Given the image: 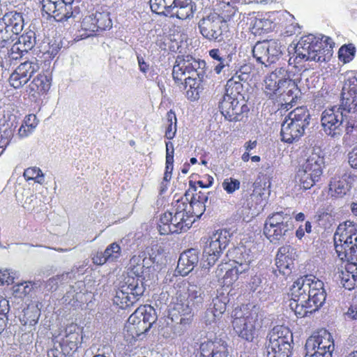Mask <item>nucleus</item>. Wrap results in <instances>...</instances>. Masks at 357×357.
<instances>
[{
    "instance_id": "obj_1",
    "label": "nucleus",
    "mask_w": 357,
    "mask_h": 357,
    "mask_svg": "<svg viewBox=\"0 0 357 357\" xmlns=\"http://www.w3.org/2000/svg\"><path fill=\"white\" fill-rule=\"evenodd\" d=\"M144 264L128 268L129 272L116 291L114 303L121 308L132 305L143 296L147 284L143 275Z\"/></svg>"
},
{
    "instance_id": "obj_2",
    "label": "nucleus",
    "mask_w": 357,
    "mask_h": 357,
    "mask_svg": "<svg viewBox=\"0 0 357 357\" xmlns=\"http://www.w3.org/2000/svg\"><path fill=\"white\" fill-rule=\"evenodd\" d=\"M245 307L236 308L231 317L232 326L235 333L242 339L252 342L257 335V331L262 326L261 315L259 314L258 308L253 307L250 311Z\"/></svg>"
},
{
    "instance_id": "obj_3",
    "label": "nucleus",
    "mask_w": 357,
    "mask_h": 357,
    "mask_svg": "<svg viewBox=\"0 0 357 357\" xmlns=\"http://www.w3.org/2000/svg\"><path fill=\"white\" fill-rule=\"evenodd\" d=\"M294 220L291 214L280 211L269 214L264 222L263 233L274 244H280L286 241L292 234Z\"/></svg>"
},
{
    "instance_id": "obj_4",
    "label": "nucleus",
    "mask_w": 357,
    "mask_h": 357,
    "mask_svg": "<svg viewBox=\"0 0 357 357\" xmlns=\"http://www.w3.org/2000/svg\"><path fill=\"white\" fill-rule=\"evenodd\" d=\"M310 122L309 111L303 107L296 108L285 117L281 125L282 141L288 144L298 141L305 134Z\"/></svg>"
},
{
    "instance_id": "obj_5",
    "label": "nucleus",
    "mask_w": 357,
    "mask_h": 357,
    "mask_svg": "<svg viewBox=\"0 0 357 357\" xmlns=\"http://www.w3.org/2000/svg\"><path fill=\"white\" fill-rule=\"evenodd\" d=\"M231 234L226 229L218 230L206 242L203 249L202 268L209 269L213 266L228 246Z\"/></svg>"
},
{
    "instance_id": "obj_6",
    "label": "nucleus",
    "mask_w": 357,
    "mask_h": 357,
    "mask_svg": "<svg viewBox=\"0 0 357 357\" xmlns=\"http://www.w3.org/2000/svg\"><path fill=\"white\" fill-rule=\"evenodd\" d=\"M202 36L209 41L220 43L228 37L227 20L216 13L203 17L198 22Z\"/></svg>"
},
{
    "instance_id": "obj_7",
    "label": "nucleus",
    "mask_w": 357,
    "mask_h": 357,
    "mask_svg": "<svg viewBox=\"0 0 357 357\" xmlns=\"http://www.w3.org/2000/svg\"><path fill=\"white\" fill-rule=\"evenodd\" d=\"M205 67L206 62L203 60H196L190 55L178 56L172 70L174 80L178 84L187 75L204 79L206 75Z\"/></svg>"
},
{
    "instance_id": "obj_8",
    "label": "nucleus",
    "mask_w": 357,
    "mask_h": 357,
    "mask_svg": "<svg viewBox=\"0 0 357 357\" xmlns=\"http://www.w3.org/2000/svg\"><path fill=\"white\" fill-rule=\"evenodd\" d=\"M284 47L276 40L258 41L252 49V56L258 62L266 67L275 63L283 54Z\"/></svg>"
},
{
    "instance_id": "obj_9",
    "label": "nucleus",
    "mask_w": 357,
    "mask_h": 357,
    "mask_svg": "<svg viewBox=\"0 0 357 357\" xmlns=\"http://www.w3.org/2000/svg\"><path fill=\"white\" fill-rule=\"evenodd\" d=\"M79 0H42L43 11L53 17L57 22L67 21L76 17L79 9L76 3Z\"/></svg>"
},
{
    "instance_id": "obj_10",
    "label": "nucleus",
    "mask_w": 357,
    "mask_h": 357,
    "mask_svg": "<svg viewBox=\"0 0 357 357\" xmlns=\"http://www.w3.org/2000/svg\"><path fill=\"white\" fill-rule=\"evenodd\" d=\"M194 221L195 220H191L190 217L184 216V213L165 212L160 216L158 231L161 235L186 231L191 227Z\"/></svg>"
},
{
    "instance_id": "obj_11",
    "label": "nucleus",
    "mask_w": 357,
    "mask_h": 357,
    "mask_svg": "<svg viewBox=\"0 0 357 357\" xmlns=\"http://www.w3.org/2000/svg\"><path fill=\"white\" fill-rule=\"evenodd\" d=\"M268 344L266 350L276 351L277 354L291 355L293 335L287 328L277 326L268 334Z\"/></svg>"
},
{
    "instance_id": "obj_12",
    "label": "nucleus",
    "mask_w": 357,
    "mask_h": 357,
    "mask_svg": "<svg viewBox=\"0 0 357 357\" xmlns=\"http://www.w3.org/2000/svg\"><path fill=\"white\" fill-rule=\"evenodd\" d=\"M345 114L337 108L326 109L321 114V123L324 132L331 137L337 138L343 132L344 123L347 121Z\"/></svg>"
},
{
    "instance_id": "obj_13",
    "label": "nucleus",
    "mask_w": 357,
    "mask_h": 357,
    "mask_svg": "<svg viewBox=\"0 0 357 357\" xmlns=\"http://www.w3.org/2000/svg\"><path fill=\"white\" fill-rule=\"evenodd\" d=\"M194 308L185 301V296L181 294L176 297L172 316L178 319L179 326H174V333L177 335L183 334L190 326L194 317Z\"/></svg>"
},
{
    "instance_id": "obj_14",
    "label": "nucleus",
    "mask_w": 357,
    "mask_h": 357,
    "mask_svg": "<svg viewBox=\"0 0 357 357\" xmlns=\"http://www.w3.org/2000/svg\"><path fill=\"white\" fill-rule=\"evenodd\" d=\"M314 281L315 278L312 275H306L298 278L290 289L291 300L306 303Z\"/></svg>"
},
{
    "instance_id": "obj_15",
    "label": "nucleus",
    "mask_w": 357,
    "mask_h": 357,
    "mask_svg": "<svg viewBox=\"0 0 357 357\" xmlns=\"http://www.w3.org/2000/svg\"><path fill=\"white\" fill-rule=\"evenodd\" d=\"M112 26L108 12H96L86 16L82 22V28L90 32L105 31Z\"/></svg>"
},
{
    "instance_id": "obj_16",
    "label": "nucleus",
    "mask_w": 357,
    "mask_h": 357,
    "mask_svg": "<svg viewBox=\"0 0 357 357\" xmlns=\"http://www.w3.org/2000/svg\"><path fill=\"white\" fill-rule=\"evenodd\" d=\"M319 42V39L312 34L301 37L295 47L296 59L312 61Z\"/></svg>"
},
{
    "instance_id": "obj_17",
    "label": "nucleus",
    "mask_w": 357,
    "mask_h": 357,
    "mask_svg": "<svg viewBox=\"0 0 357 357\" xmlns=\"http://www.w3.org/2000/svg\"><path fill=\"white\" fill-rule=\"evenodd\" d=\"M79 328L76 324H71L66 328V335L61 342H59V347L64 356L72 355L78 349V344H81Z\"/></svg>"
},
{
    "instance_id": "obj_18",
    "label": "nucleus",
    "mask_w": 357,
    "mask_h": 357,
    "mask_svg": "<svg viewBox=\"0 0 357 357\" xmlns=\"http://www.w3.org/2000/svg\"><path fill=\"white\" fill-rule=\"evenodd\" d=\"M199 251L190 248L181 254L178 261L176 271L182 276L188 275L199 263Z\"/></svg>"
},
{
    "instance_id": "obj_19",
    "label": "nucleus",
    "mask_w": 357,
    "mask_h": 357,
    "mask_svg": "<svg viewBox=\"0 0 357 357\" xmlns=\"http://www.w3.org/2000/svg\"><path fill=\"white\" fill-rule=\"evenodd\" d=\"M168 17L179 20H188L193 17L197 6L192 0H176Z\"/></svg>"
},
{
    "instance_id": "obj_20",
    "label": "nucleus",
    "mask_w": 357,
    "mask_h": 357,
    "mask_svg": "<svg viewBox=\"0 0 357 357\" xmlns=\"http://www.w3.org/2000/svg\"><path fill=\"white\" fill-rule=\"evenodd\" d=\"M324 164V157L321 155V151L319 150L318 152H312L305 161L300 165L299 169H303V170H306V172L313 174L314 178H321Z\"/></svg>"
},
{
    "instance_id": "obj_21",
    "label": "nucleus",
    "mask_w": 357,
    "mask_h": 357,
    "mask_svg": "<svg viewBox=\"0 0 357 357\" xmlns=\"http://www.w3.org/2000/svg\"><path fill=\"white\" fill-rule=\"evenodd\" d=\"M324 164V157L321 155V151L319 150L318 152H312L305 161L300 165L299 169H303V170H306V172L313 174L314 178H321Z\"/></svg>"
},
{
    "instance_id": "obj_22",
    "label": "nucleus",
    "mask_w": 357,
    "mask_h": 357,
    "mask_svg": "<svg viewBox=\"0 0 357 357\" xmlns=\"http://www.w3.org/2000/svg\"><path fill=\"white\" fill-rule=\"evenodd\" d=\"M17 43L13 45L10 50L8 51L9 56L14 59H17L15 56L14 54L17 52H26L32 50L36 44V33L29 30L20 37H17Z\"/></svg>"
},
{
    "instance_id": "obj_23",
    "label": "nucleus",
    "mask_w": 357,
    "mask_h": 357,
    "mask_svg": "<svg viewBox=\"0 0 357 357\" xmlns=\"http://www.w3.org/2000/svg\"><path fill=\"white\" fill-rule=\"evenodd\" d=\"M312 288L309 294L307 304L311 305V309L314 312L318 310L325 303L326 293L324 289V283L319 280H315Z\"/></svg>"
},
{
    "instance_id": "obj_24",
    "label": "nucleus",
    "mask_w": 357,
    "mask_h": 357,
    "mask_svg": "<svg viewBox=\"0 0 357 357\" xmlns=\"http://www.w3.org/2000/svg\"><path fill=\"white\" fill-rule=\"evenodd\" d=\"M140 311L136 310L135 313L130 316L128 320V326L126 328L128 332L130 333L132 337L137 339H142L141 336L144 335L150 328L141 319L142 316H139Z\"/></svg>"
},
{
    "instance_id": "obj_25",
    "label": "nucleus",
    "mask_w": 357,
    "mask_h": 357,
    "mask_svg": "<svg viewBox=\"0 0 357 357\" xmlns=\"http://www.w3.org/2000/svg\"><path fill=\"white\" fill-rule=\"evenodd\" d=\"M337 236L340 242L352 243L353 238L357 236V225L350 220L340 223L334 235L335 243H337Z\"/></svg>"
},
{
    "instance_id": "obj_26",
    "label": "nucleus",
    "mask_w": 357,
    "mask_h": 357,
    "mask_svg": "<svg viewBox=\"0 0 357 357\" xmlns=\"http://www.w3.org/2000/svg\"><path fill=\"white\" fill-rule=\"evenodd\" d=\"M285 70L281 68L278 70L272 73L268 78L266 80L265 93L268 96L269 98L273 99L281 95L280 83L284 80V77H280L278 75H282Z\"/></svg>"
},
{
    "instance_id": "obj_27",
    "label": "nucleus",
    "mask_w": 357,
    "mask_h": 357,
    "mask_svg": "<svg viewBox=\"0 0 357 357\" xmlns=\"http://www.w3.org/2000/svg\"><path fill=\"white\" fill-rule=\"evenodd\" d=\"M290 247H281L279 248L275 258V264L280 273L287 276L291 273L293 261L289 252Z\"/></svg>"
},
{
    "instance_id": "obj_28",
    "label": "nucleus",
    "mask_w": 357,
    "mask_h": 357,
    "mask_svg": "<svg viewBox=\"0 0 357 357\" xmlns=\"http://www.w3.org/2000/svg\"><path fill=\"white\" fill-rule=\"evenodd\" d=\"M281 95L279 96L286 103L294 102L297 99L298 94L301 93L300 89L295 80L288 78H284L280 83Z\"/></svg>"
},
{
    "instance_id": "obj_29",
    "label": "nucleus",
    "mask_w": 357,
    "mask_h": 357,
    "mask_svg": "<svg viewBox=\"0 0 357 357\" xmlns=\"http://www.w3.org/2000/svg\"><path fill=\"white\" fill-rule=\"evenodd\" d=\"M15 197L18 202L22 204V206L29 212L33 211L38 202L36 195L29 188L17 190Z\"/></svg>"
},
{
    "instance_id": "obj_30",
    "label": "nucleus",
    "mask_w": 357,
    "mask_h": 357,
    "mask_svg": "<svg viewBox=\"0 0 357 357\" xmlns=\"http://www.w3.org/2000/svg\"><path fill=\"white\" fill-rule=\"evenodd\" d=\"M333 107L337 108L340 112H342V114H345L347 119L349 114L357 111V96H351L348 93L342 92L340 103Z\"/></svg>"
},
{
    "instance_id": "obj_31",
    "label": "nucleus",
    "mask_w": 357,
    "mask_h": 357,
    "mask_svg": "<svg viewBox=\"0 0 357 357\" xmlns=\"http://www.w3.org/2000/svg\"><path fill=\"white\" fill-rule=\"evenodd\" d=\"M241 101L240 98L225 93L219 102V109L226 119L233 116L234 109Z\"/></svg>"
},
{
    "instance_id": "obj_32",
    "label": "nucleus",
    "mask_w": 357,
    "mask_h": 357,
    "mask_svg": "<svg viewBox=\"0 0 357 357\" xmlns=\"http://www.w3.org/2000/svg\"><path fill=\"white\" fill-rule=\"evenodd\" d=\"M227 256L231 258L234 264L251 263L253 258L250 255V250L244 245L229 250Z\"/></svg>"
},
{
    "instance_id": "obj_33",
    "label": "nucleus",
    "mask_w": 357,
    "mask_h": 357,
    "mask_svg": "<svg viewBox=\"0 0 357 357\" xmlns=\"http://www.w3.org/2000/svg\"><path fill=\"white\" fill-rule=\"evenodd\" d=\"M51 86V79L46 75L40 74L30 83L29 87L31 92L45 93Z\"/></svg>"
},
{
    "instance_id": "obj_34",
    "label": "nucleus",
    "mask_w": 357,
    "mask_h": 357,
    "mask_svg": "<svg viewBox=\"0 0 357 357\" xmlns=\"http://www.w3.org/2000/svg\"><path fill=\"white\" fill-rule=\"evenodd\" d=\"M176 0H149L151 10L159 15L168 17L171 13L169 10L176 3Z\"/></svg>"
},
{
    "instance_id": "obj_35",
    "label": "nucleus",
    "mask_w": 357,
    "mask_h": 357,
    "mask_svg": "<svg viewBox=\"0 0 357 357\" xmlns=\"http://www.w3.org/2000/svg\"><path fill=\"white\" fill-rule=\"evenodd\" d=\"M6 24L10 32L17 38L18 34L22 31L24 26V20L20 13H15L11 17H5Z\"/></svg>"
},
{
    "instance_id": "obj_36",
    "label": "nucleus",
    "mask_w": 357,
    "mask_h": 357,
    "mask_svg": "<svg viewBox=\"0 0 357 357\" xmlns=\"http://www.w3.org/2000/svg\"><path fill=\"white\" fill-rule=\"evenodd\" d=\"M328 186L329 192L332 197H342L348 190V184L346 180L339 178H333Z\"/></svg>"
},
{
    "instance_id": "obj_37",
    "label": "nucleus",
    "mask_w": 357,
    "mask_h": 357,
    "mask_svg": "<svg viewBox=\"0 0 357 357\" xmlns=\"http://www.w3.org/2000/svg\"><path fill=\"white\" fill-rule=\"evenodd\" d=\"M320 178H314L313 174L299 168L296 175V179L299 182L301 187L303 190L310 189Z\"/></svg>"
},
{
    "instance_id": "obj_38",
    "label": "nucleus",
    "mask_w": 357,
    "mask_h": 357,
    "mask_svg": "<svg viewBox=\"0 0 357 357\" xmlns=\"http://www.w3.org/2000/svg\"><path fill=\"white\" fill-rule=\"evenodd\" d=\"M188 296L185 301L189 302L194 309L200 307L204 301V293L202 290L197 286H191L188 289Z\"/></svg>"
},
{
    "instance_id": "obj_39",
    "label": "nucleus",
    "mask_w": 357,
    "mask_h": 357,
    "mask_svg": "<svg viewBox=\"0 0 357 357\" xmlns=\"http://www.w3.org/2000/svg\"><path fill=\"white\" fill-rule=\"evenodd\" d=\"M238 98H240L241 101H239V103L234 108L233 116L227 119L229 121H244L245 119H246L248 118L250 109L246 104L244 97H241L240 96Z\"/></svg>"
},
{
    "instance_id": "obj_40",
    "label": "nucleus",
    "mask_w": 357,
    "mask_h": 357,
    "mask_svg": "<svg viewBox=\"0 0 357 357\" xmlns=\"http://www.w3.org/2000/svg\"><path fill=\"white\" fill-rule=\"evenodd\" d=\"M335 250L337 252H341L342 250H338V248L344 249V259L351 261V263L356 265V260L357 259V248L354 247L352 243H344L342 245H337L335 243Z\"/></svg>"
},
{
    "instance_id": "obj_41",
    "label": "nucleus",
    "mask_w": 357,
    "mask_h": 357,
    "mask_svg": "<svg viewBox=\"0 0 357 357\" xmlns=\"http://www.w3.org/2000/svg\"><path fill=\"white\" fill-rule=\"evenodd\" d=\"M6 20L3 18V20L0 21V47H6L17 39L6 26Z\"/></svg>"
},
{
    "instance_id": "obj_42",
    "label": "nucleus",
    "mask_w": 357,
    "mask_h": 357,
    "mask_svg": "<svg viewBox=\"0 0 357 357\" xmlns=\"http://www.w3.org/2000/svg\"><path fill=\"white\" fill-rule=\"evenodd\" d=\"M137 310L140 311L139 316H142V320L151 328L152 325L157 320V314L155 309L149 305L144 306L142 309H138Z\"/></svg>"
},
{
    "instance_id": "obj_43",
    "label": "nucleus",
    "mask_w": 357,
    "mask_h": 357,
    "mask_svg": "<svg viewBox=\"0 0 357 357\" xmlns=\"http://www.w3.org/2000/svg\"><path fill=\"white\" fill-rule=\"evenodd\" d=\"M26 74L17 68L14 72L10 75L9 83L15 89H20L26 84L29 78L25 76Z\"/></svg>"
},
{
    "instance_id": "obj_44",
    "label": "nucleus",
    "mask_w": 357,
    "mask_h": 357,
    "mask_svg": "<svg viewBox=\"0 0 357 357\" xmlns=\"http://www.w3.org/2000/svg\"><path fill=\"white\" fill-rule=\"evenodd\" d=\"M316 51L317 52L314 54V59H312L313 61L326 62L330 59L332 55L331 50L327 47H324L322 41L319 42V45H317Z\"/></svg>"
},
{
    "instance_id": "obj_45",
    "label": "nucleus",
    "mask_w": 357,
    "mask_h": 357,
    "mask_svg": "<svg viewBox=\"0 0 357 357\" xmlns=\"http://www.w3.org/2000/svg\"><path fill=\"white\" fill-rule=\"evenodd\" d=\"M289 307L295 312L296 315H299L301 317L307 316L308 313L312 314L314 312V310L311 309V305H309L307 303H301L299 301L291 300Z\"/></svg>"
},
{
    "instance_id": "obj_46",
    "label": "nucleus",
    "mask_w": 357,
    "mask_h": 357,
    "mask_svg": "<svg viewBox=\"0 0 357 357\" xmlns=\"http://www.w3.org/2000/svg\"><path fill=\"white\" fill-rule=\"evenodd\" d=\"M243 83L233 79H229L226 84V93H229L232 96L244 97L243 94Z\"/></svg>"
},
{
    "instance_id": "obj_47",
    "label": "nucleus",
    "mask_w": 357,
    "mask_h": 357,
    "mask_svg": "<svg viewBox=\"0 0 357 357\" xmlns=\"http://www.w3.org/2000/svg\"><path fill=\"white\" fill-rule=\"evenodd\" d=\"M24 176L27 181L33 180L40 184L43 183L45 181L44 174L40 169L37 167H32L26 169L24 172Z\"/></svg>"
},
{
    "instance_id": "obj_48",
    "label": "nucleus",
    "mask_w": 357,
    "mask_h": 357,
    "mask_svg": "<svg viewBox=\"0 0 357 357\" xmlns=\"http://www.w3.org/2000/svg\"><path fill=\"white\" fill-rule=\"evenodd\" d=\"M222 340L206 341L200 345V357H211L216 350L217 345H219Z\"/></svg>"
},
{
    "instance_id": "obj_49",
    "label": "nucleus",
    "mask_w": 357,
    "mask_h": 357,
    "mask_svg": "<svg viewBox=\"0 0 357 357\" xmlns=\"http://www.w3.org/2000/svg\"><path fill=\"white\" fill-rule=\"evenodd\" d=\"M121 255L120 245L116 243L109 245L104 251V255L109 262L116 261Z\"/></svg>"
},
{
    "instance_id": "obj_50",
    "label": "nucleus",
    "mask_w": 357,
    "mask_h": 357,
    "mask_svg": "<svg viewBox=\"0 0 357 357\" xmlns=\"http://www.w3.org/2000/svg\"><path fill=\"white\" fill-rule=\"evenodd\" d=\"M226 301L227 298L223 295L221 296H216L213 298L209 306L213 308V310L218 314V316L221 317L222 314L226 310Z\"/></svg>"
},
{
    "instance_id": "obj_51",
    "label": "nucleus",
    "mask_w": 357,
    "mask_h": 357,
    "mask_svg": "<svg viewBox=\"0 0 357 357\" xmlns=\"http://www.w3.org/2000/svg\"><path fill=\"white\" fill-rule=\"evenodd\" d=\"M355 52L356 48L352 44L344 45L339 50V58L344 63L349 62L354 58Z\"/></svg>"
},
{
    "instance_id": "obj_52",
    "label": "nucleus",
    "mask_w": 357,
    "mask_h": 357,
    "mask_svg": "<svg viewBox=\"0 0 357 357\" xmlns=\"http://www.w3.org/2000/svg\"><path fill=\"white\" fill-rule=\"evenodd\" d=\"M19 69L23 73V74H26L25 76L30 78L33 76V75L37 72L39 69V66L38 63L35 61H27L24 63H22L20 65L17 66Z\"/></svg>"
},
{
    "instance_id": "obj_53",
    "label": "nucleus",
    "mask_w": 357,
    "mask_h": 357,
    "mask_svg": "<svg viewBox=\"0 0 357 357\" xmlns=\"http://www.w3.org/2000/svg\"><path fill=\"white\" fill-rule=\"evenodd\" d=\"M340 277L341 278V284L345 289L351 290L357 285L355 279H354V271L349 270L342 271Z\"/></svg>"
},
{
    "instance_id": "obj_54",
    "label": "nucleus",
    "mask_w": 357,
    "mask_h": 357,
    "mask_svg": "<svg viewBox=\"0 0 357 357\" xmlns=\"http://www.w3.org/2000/svg\"><path fill=\"white\" fill-rule=\"evenodd\" d=\"M39 313L36 309L31 310L27 308L24 313L23 321L24 325L34 326L38 320Z\"/></svg>"
},
{
    "instance_id": "obj_55",
    "label": "nucleus",
    "mask_w": 357,
    "mask_h": 357,
    "mask_svg": "<svg viewBox=\"0 0 357 357\" xmlns=\"http://www.w3.org/2000/svg\"><path fill=\"white\" fill-rule=\"evenodd\" d=\"M222 186L228 194H232L235 190L239 189L240 181L233 178H226L222 182Z\"/></svg>"
},
{
    "instance_id": "obj_56",
    "label": "nucleus",
    "mask_w": 357,
    "mask_h": 357,
    "mask_svg": "<svg viewBox=\"0 0 357 357\" xmlns=\"http://www.w3.org/2000/svg\"><path fill=\"white\" fill-rule=\"evenodd\" d=\"M189 209H190V217L192 220L194 216L200 218L205 211L206 206L202 205L201 204L196 202L195 200H190Z\"/></svg>"
},
{
    "instance_id": "obj_57",
    "label": "nucleus",
    "mask_w": 357,
    "mask_h": 357,
    "mask_svg": "<svg viewBox=\"0 0 357 357\" xmlns=\"http://www.w3.org/2000/svg\"><path fill=\"white\" fill-rule=\"evenodd\" d=\"M236 271L238 270H234L232 268H229L225 274L224 275L222 280H223V284L225 286H230L235 281H236L238 279V275L236 273Z\"/></svg>"
},
{
    "instance_id": "obj_58",
    "label": "nucleus",
    "mask_w": 357,
    "mask_h": 357,
    "mask_svg": "<svg viewBox=\"0 0 357 357\" xmlns=\"http://www.w3.org/2000/svg\"><path fill=\"white\" fill-rule=\"evenodd\" d=\"M204 79H199L196 75L195 76H188L184 77L183 79L185 81L184 83L181 82H179L181 84L184 85L185 89H186L188 87L189 88H194L197 87L199 88L201 85V82L203 81Z\"/></svg>"
},
{
    "instance_id": "obj_59",
    "label": "nucleus",
    "mask_w": 357,
    "mask_h": 357,
    "mask_svg": "<svg viewBox=\"0 0 357 357\" xmlns=\"http://www.w3.org/2000/svg\"><path fill=\"white\" fill-rule=\"evenodd\" d=\"M342 92H346L349 93V96H357V79L355 77L348 80L345 82Z\"/></svg>"
},
{
    "instance_id": "obj_60",
    "label": "nucleus",
    "mask_w": 357,
    "mask_h": 357,
    "mask_svg": "<svg viewBox=\"0 0 357 357\" xmlns=\"http://www.w3.org/2000/svg\"><path fill=\"white\" fill-rule=\"evenodd\" d=\"M342 92H346L349 93V96H357V79L355 77L348 80L345 82Z\"/></svg>"
},
{
    "instance_id": "obj_61",
    "label": "nucleus",
    "mask_w": 357,
    "mask_h": 357,
    "mask_svg": "<svg viewBox=\"0 0 357 357\" xmlns=\"http://www.w3.org/2000/svg\"><path fill=\"white\" fill-rule=\"evenodd\" d=\"M13 136V131L10 128H9L8 125L3 130L2 128H0V138L1 141L0 142V148H3V146H6Z\"/></svg>"
},
{
    "instance_id": "obj_62",
    "label": "nucleus",
    "mask_w": 357,
    "mask_h": 357,
    "mask_svg": "<svg viewBox=\"0 0 357 357\" xmlns=\"http://www.w3.org/2000/svg\"><path fill=\"white\" fill-rule=\"evenodd\" d=\"M253 194L248 192L242 193V198L238 202V204L245 209H251L253 206Z\"/></svg>"
},
{
    "instance_id": "obj_63",
    "label": "nucleus",
    "mask_w": 357,
    "mask_h": 357,
    "mask_svg": "<svg viewBox=\"0 0 357 357\" xmlns=\"http://www.w3.org/2000/svg\"><path fill=\"white\" fill-rule=\"evenodd\" d=\"M317 335V339L318 342V345H321V344H324L326 346H330L331 349L334 350V344L333 341L331 340V335L324 331L323 334H318Z\"/></svg>"
},
{
    "instance_id": "obj_64",
    "label": "nucleus",
    "mask_w": 357,
    "mask_h": 357,
    "mask_svg": "<svg viewBox=\"0 0 357 357\" xmlns=\"http://www.w3.org/2000/svg\"><path fill=\"white\" fill-rule=\"evenodd\" d=\"M317 341V335H312L307 338L305 345V349L306 351L305 356H308L309 355L312 354V351H316L315 349L318 345Z\"/></svg>"
}]
</instances>
